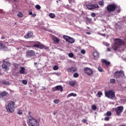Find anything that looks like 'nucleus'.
Returning <instances> with one entry per match:
<instances>
[{
  "mask_svg": "<svg viewBox=\"0 0 126 126\" xmlns=\"http://www.w3.org/2000/svg\"><path fill=\"white\" fill-rule=\"evenodd\" d=\"M121 45H125V41L120 38H115L114 39V45L113 47V50L117 51Z\"/></svg>",
  "mask_w": 126,
  "mask_h": 126,
  "instance_id": "nucleus-1",
  "label": "nucleus"
},
{
  "mask_svg": "<svg viewBox=\"0 0 126 126\" xmlns=\"http://www.w3.org/2000/svg\"><path fill=\"white\" fill-rule=\"evenodd\" d=\"M5 109L7 113H10V114L13 113L14 110H15V102L10 101L8 103L7 105L5 106Z\"/></svg>",
  "mask_w": 126,
  "mask_h": 126,
  "instance_id": "nucleus-2",
  "label": "nucleus"
},
{
  "mask_svg": "<svg viewBox=\"0 0 126 126\" xmlns=\"http://www.w3.org/2000/svg\"><path fill=\"white\" fill-rule=\"evenodd\" d=\"M28 125L29 126H40V123L38 122V121L36 119L32 117V116H30L29 117V120L27 121Z\"/></svg>",
  "mask_w": 126,
  "mask_h": 126,
  "instance_id": "nucleus-3",
  "label": "nucleus"
},
{
  "mask_svg": "<svg viewBox=\"0 0 126 126\" xmlns=\"http://www.w3.org/2000/svg\"><path fill=\"white\" fill-rule=\"evenodd\" d=\"M105 97L111 99L112 100H116V94L115 91L113 90H109L108 91H105L104 92Z\"/></svg>",
  "mask_w": 126,
  "mask_h": 126,
  "instance_id": "nucleus-4",
  "label": "nucleus"
},
{
  "mask_svg": "<svg viewBox=\"0 0 126 126\" xmlns=\"http://www.w3.org/2000/svg\"><path fill=\"white\" fill-rule=\"evenodd\" d=\"M117 6L115 4H111L107 5L106 7V10L108 11V12H114L115 10H116Z\"/></svg>",
  "mask_w": 126,
  "mask_h": 126,
  "instance_id": "nucleus-5",
  "label": "nucleus"
},
{
  "mask_svg": "<svg viewBox=\"0 0 126 126\" xmlns=\"http://www.w3.org/2000/svg\"><path fill=\"white\" fill-rule=\"evenodd\" d=\"M86 7L89 10H93V9H95V8H99V5L97 4H87L86 5Z\"/></svg>",
  "mask_w": 126,
  "mask_h": 126,
  "instance_id": "nucleus-6",
  "label": "nucleus"
},
{
  "mask_svg": "<svg viewBox=\"0 0 126 126\" xmlns=\"http://www.w3.org/2000/svg\"><path fill=\"white\" fill-rule=\"evenodd\" d=\"M63 38L70 44H73L75 42V40L72 37H70L67 35H63Z\"/></svg>",
  "mask_w": 126,
  "mask_h": 126,
  "instance_id": "nucleus-7",
  "label": "nucleus"
},
{
  "mask_svg": "<svg viewBox=\"0 0 126 126\" xmlns=\"http://www.w3.org/2000/svg\"><path fill=\"white\" fill-rule=\"evenodd\" d=\"M3 63L2 64V68L5 69V70L7 71L9 68L7 66H10L11 63L8 62L3 61Z\"/></svg>",
  "mask_w": 126,
  "mask_h": 126,
  "instance_id": "nucleus-8",
  "label": "nucleus"
},
{
  "mask_svg": "<svg viewBox=\"0 0 126 126\" xmlns=\"http://www.w3.org/2000/svg\"><path fill=\"white\" fill-rule=\"evenodd\" d=\"M123 111H124V107L123 106H118L115 108V112L116 113V115L117 116H120L121 114L123 113Z\"/></svg>",
  "mask_w": 126,
  "mask_h": 126,
  "instance_id": "nucleus-9",
  "label": "nucleus"
},
{
  "mask_svg": "<svg viewBox=\"0 0 126 126\" xmlns=\"http://www.w3.org/2000/svg\"><path fill=\"white\" fill-rule=\"evenodd\" d=\"M84 72L88 75H92L93 74V70L89 67H86L84 69Z\"/></svg>",
  "mask_w": 126,
  "mask_h": 126,
  "instance_id": "nucleus-10",
  "label": "nucleus"
},
{
  "mask_svg": "<svg viewBox=\"0 0 126 126\" xmlns=\"http://www.w3.org/2000/svg\"><path fill=\"white\" fill-rule=\"evenodd\" d=\"M35 56V51L33 50L27 51L26 52V56L27 58H32Z\"/></svg>",
  "mask_w": 126,
  "mask_h": 126,
  "instance_id": "nucleus-11",
  "label": "nucleus"
},
{
  "mask_svg": "<svg viewBox=\"0 0 126 126\" xmlns=\"http://www.w3.org/2000/svg\"><path fill=\"white\" fill-rule=\"evenodd\" d=\"M66 70L67 72H70V73H73L74 72L77 71V68L73 66H72L71 67L67 68Z\"/></svg>",
  "mask_w": 126,
  "mask_h": 126,
  "instance_id": "nucleus-12",
  "label": "nucleus"
},
{
  "mask_svg": "<svg viewBox=\"0 0 126 126\" xmlns=\"http://www.w3.org/2000/svg\"><path fill=\"white\" fill-rule=\"evenodd\" d=\"M125 75L124 71H120L115 72L114 73V76L119 78V77H123Z\"/></svg>",
  "mask_w": 126,
  "mask_h": 126,
  "instance_id": "nucleus-13",
  "label": "nucleus"
},
{
  "mask_svg": "<svg viewBox=\"0 0 126 126\" xmlns=\"http://www.w3.org/2000/svg\"><path fill=\"white\" fill-rule=\"evenodd\" d=\"M63 86L61 85L60 86H57L53 88V91L56 92V91H60V92H63Z\"/></svg>",
  "mask_w": 126,
  "mask_h": 126,
  "instance_id": "nucleus-14",
  "label": "nucleus"
},
{
  "mask_svg": "<svg viewBox=\"0 0 126 126\" xmlns=\"http://www.w3.org/2000/svg\"><path fill=\"white\" fill-rule=\"evenodd\" d=\"M0 49L5 52L7 51V47L3 44V41H0Z\"/></svg>",
  "mask_w": 126,
  "mask_h": 126,
  "instance_id": "nucleus-15",
  "label": "nucleus"
},
{
  "mask_svg": "<svg viewBox=\"0 0 126 126\" xmlns=\"http://www.w3.org/2000/svg\"><path fill=\"white\" fill-rule=\"evenodd\" d=\"M32 47H33V48H38V49H41L42 50L43 49H44L45 45H43L41 43L35 44L34 45H33L32 46Z\"/></svg>",
  "mask_w": 126,
  "mask_h": 126,
  "instance_id": "nucleus-16",
  "label": "nucleus"
},
{
  "mask_svg": "<svg viewBox=\"0 0 126 126\" xmlns=\"http://www.w3.org/2000/svg\"><path fill=\"white\" fill-rule=\"evenodd\" d=\"M32 37H33V32L31 31L28 32L27 34L24 35V38H25V39H30V38Z\"/></svg>",
  "mask_w": 126,
  "mask_h": 126,
  "instance_id": "nucleus-17",
  "label": "nucleus"
},
{
  "mask_svg": "<svg viewBox=\"0 0 126 126\" xmlns=\"http://www.w3.org/2000/svg\"><path fill=\"white\" fill-rule=\"evenodd\" d=\"M26 70V69H25V67H20V69H19V72L20 74H26L27 72L25 71Z\"/></svg>",
  "mask_w": 126,
  "mask_h": 126,
  "instance_id": "nucleus-18",
  "label": "nucleus"
},
{
  "mask_svg": "<svg viewBox=\"0 0 126 126\" xmlns=\"http://www.w3.org/2000/svg\"><path fill=\"white\" fill-rule=\"evenodd\" d=\"M93 55L95 60H97L99 58V52H98V51L94 52Z\"/></svg>",
  "mask_w": 126,
  "mask_h": 126,
  "instance_id": "nucleus-19",
  "label": "nucleus"
},
{
  "mask_svg": "<svg viewBox=\"0 0 126 126\" xmlns=\"http://www.w3.org/2000/svg\"><path fill=\"white\" fill-rule=\"evenodd\" d=\"M69 84L70 86H72V87H74L75 85H76V81H70L69 82Z\"/></svg>",
  "mask_w": 126,
  "mask_h": 126,
  "instance_id": "nucleus-20",
  "label": "nucleus"
},
{
  "mask_svg": "<svg viewBox=\"0 0 126 126\" xmlns=\"http://www.w3.org/2000/svg\"><path fill=\"white\" fill-rule=\"evenodd\" d=\"M8 94V93H7L5 91H3L0 93V96L2 98V97H4V96H7Z\"/></svg>",
  "mask_w": 126,
  "mask_h": 126,
  "instance_id": "nucleus-21",
  "label": "nucleus"
},
{
  "mask_svg": "<svg viewBox=\"0 0 126 126\" xmlns=\"http://www.w3.org/2000/svg\"><path fill=\"white\" fill-rule=\"evenodd\" d=\"M53 41L54 44H59L60 43V39L58 38L57 37L53 38Z\"/></svg>",
  "mask_w": 126,
  "mask_h": 126,
  "instance_id": "nucleus-22",
  "label": "nucleus"
},
{
  "mask_svg": "<svg viewBox=\"0 0 126 126\" xmlns=\"http://www.w3.org/2000/svg\"><path fill=\"white\" fill-rule=\"evenodd\" d=\"M102 95H103V93H102V92L101 91H98L97 92V94H96V96L97 97H98V98H101V96H102Z\"/></svg>",
  "mask_w": 126,
  "mask_h": 126,
  "instance_id": "nucleus-23",
  "label": "nucleus"
},
{
  "mask_svg": "<svg viewBox=\"0 0 126 126\" xmlns=\"http://www.w3.org/2000/svg\"><path fill=\"white\" fill-rule=\"evenodd\" d=\"M72 96H73V97H76V96H77V94L74 93H71L68 94V97H71Z\"/></svg>",
  "mask_w": 126,
  "mask_h": 126,
  "instance_id": "nucleus-24",
  "label": "nucleus"
},
{
  "mask_svg": "<svg viewBox=\"0 0 126 126\" xmlns=\"http://www.w3.org/2000/svg\"><path fill=\"white\" fill-rule=\"evenodd\" d=\"M17 16L18 17H20L21 18L23 17V14L22 13V12L19 11L18 12V13L17 14Z\"/></svg>",
  "mask_w": 126,
  "mask_h": 126,
  "instance_id": "nucleus-25",
  "label": "nucleus"
},
{
  "mask_svg": "<svg viewBox=\"0 0 126 126\" xmlns=\"http://www.w3.org/2000/svg\"><path fill=\"white\" fill-rule=\"evenodd\" d=\"M49 16L50 18H55V17H56V15L54 13H50Z\"/></svg>",
  "mask_w": 126,
  "mask_h": 126,
  "instance_id": "nucleus-26",
  "label": "nucleus"
},
{
  "mask_svg": "<svg viewBox=\"0 0 126 126\" xmlns=\"http://www.w3.org/2000/svg\"><path fill=\"white\" fill-rule=\"evenodd\" d=\"M60 102L61 101L59 99H56L54 100V103L55 104H59V103H60Z\"/></svg>",
  "mask_w": 126,
  "mask_h": 126,
  "instance_id": "nucleus-27",
  "label": "nucleus"
},
{
  "mask_svg": "<svg viewBox=\"0 0 126 126\" xmlns=\"http://www.w3.org/2000/svg\"><path fill=\"white\" fill-rule=\"evenodd\" d=\"M110 83L111 84L116 83V80L115 79H110Z\"/></svg>",
  "mask_w": 126,
  "mask_h": 126,
  "instance_id": "nucleus-28",
  "label": "nucleus"
},
{
  "mask_svg": "<svg viewBox=\"0 0 126 126\" xmlns=\"http://www.w3.org/2000/svg\"><path fill=\"white\" fill-rule=\"evenodd\" d=\"M105 115L110 117V116H112V112L111 111H108L105 114Z\"/></svg>",
  "mask_w": 126,
  "mask_h": 126,
  "instance_id": "nucleus-29",
  "label": "nucleus"
},
{
  "mask_svg": "<svg viewBox=\"0 0 126 126\" xmlns=\"http://www.w3.org/2000/svg\"><path fill=\"white\" fill-rule=\"evenodd\" d=\"M13 66H14L15 68H18L19 66V64L16 63H14L13 64Z\"/></svg>",
  "mask_w": 126,
  "mask_h": 126,
  "instance_id": "nucleus-30",
  "label": "nucleus"
},
{
  "mask_svg": "<svg viewBox=\"0 0 126 126\" xmlns=\"http://www.w3.org/2000/svg\"><path fill=\"white\" fill-rule=\"evenodd\" d=\"M17 114H18V115H22L23 114V111L21 110H18Z\"/></svg>",
  "mask_w": 126,
  "mask_h": 126,
  "instance_id": "nucleus-31",
  "label": "nucleus"
},
{
  "mask_svg": "<svg viewBox=\"0 0 126 126\" xmlns=\"http://www.w3.org/2000/svg\"><path fill=\"white\" fill-rule=\"evenodd\" d=\"M96 109H97V106L95 105H93L92 106V109L94 111L96 110Z\"/></svg>",
  "mask_w": 126,
  "mask_h": 126,
  "instance_id": "nucleus-32",
  "label": "nucleus"
},
{
  "mask_svg": "<svg viewBox=\"0 0 126 126\" xmlns=\"http://www.w3.org/2000/svg\"><path fill=\"white\" fill-rule=\"evenodd\" d=\"M98 4H99V5H101L102 6H103L104 4H105V3L104 2V1L102 0L99 1L98 2Z\"/></svg>",
  "mask_w": 126,
  "mask_h": 126,
  "instance_id": "nucleus-33",
  "label": "nucleus"
},
{
  "mask_svg": "<svg viewBox=\"0 0 126 126\" xmlns=\"http://www.w3.org/2000/svg\"><path fill=\"white\" fill-rule=\"evenodd\" d=\"M35 8H36L38 10H40L41 9V6L39 4H37L35 5Z\"/></svg>",
  "mask_w": 126,
  "mask_h": 126,
  "instance_id": "nucleus-34",
  "label": "nucleus"
},
{
  "mask_svg": "<svg viewBox=\"0 0 126 126\" xmlns=\"http://www.w3.org/2000/svg\"><path fill=\"white\" fill-rule=\"evenodd\" d=\"M22 83L23 84H24V85H27V81L26 80H23L22 81Z\"/></svg>",
  "mask_w": 126,
  "mask_h": 126,
  "instance_id": "nucleus-35",
  "label": "nucleus"
},
{
  "mask_svg": "<svg viewBox=\"0 0 126 126\" xmlns=\"http://www.w3.org/2000/svg\"><path fill=\"white\" fill-rule=\"evenodd\" d=\"M53 68V70H58L59 69V66L58 65H54Z\"/></svg>",
  "mask_w": 126,
  "mask_h": 126,
  "instance_id": "nucleus-36",
  "label": "nucleus"
},
{
  "mask_svg": "<svg viewBox=\"0 0 126 126\" xmlns=\"http://www.w3.org/2000/svg\"><path fill=\"white\" fill-rule=\"evenodd\" d=\"M2 84H4V85H7L9 84V83H8V82L6 81H2Z\"/></svg>",
  "mask_w": 126,
  "mask_h": 126,
  "instance_id": "nucleus-37",
  "label": "nucleus"
},
{
  "mask_svg": "<svg viewBox=\"0 0 126 126\" xmlns=\"http://www.w3.org/2000/svg\"><path fill=\"white\" fill-rule=\"evenodd\" d=\"M79 75H78V74L77 73H74L73 74V77H74L75 78H77V77H78Z\"/></svg>",
  "mask_w": 126,
  "mask_h": 126,
  "instance_id": "nucleus-38",
  "label": "nucleus"
},
{
  "mask_svg": "<svg viewBox=\"0 0 126 126\" xmlns=\"http://www.w3.org/2000/svg\"><path fill=\"white\" fill-rule=\"evenodd\" d=\"M97 69H98V71H99V72H103V68H102V67H98L97 68Z\"/></svg>",
  "mask_w": 126,
  "mask_h": 126,
  "instance_id": "nucleus-39",
  "label": "nucleus"
},
{
  "mask_svg": "<svg viewBox=\"0 0 126 126\" xmlns=\"http://www.w3.org/2000/svg\"><path fill=\"white\" fill-rule=\"evenodd\" d=\"M68 2L69 3H75V0H68Z\"/></svg>",
  "mask_w": 126,
  "mask_h": 126,
  "instance_id": "nucleus-40",
  "label": "nucleus"
},
{
  "mask_svg": "<svg viewBox=\"0 0 126 126\" xmlns=\"http://www.w3.org/2000/svg\"><path fill=\"white\" fill-rule=\"evenodd\" d=\"M73 56H74V55L72 53H70L68 54V57L69 58H73Z\"/></svg>",
  "mask_w": 126,
  "mask_h": 126,
  "instance_id": "nucleus-41",
  "label": "nucleus"
},
{
  "mask_svg": "<svg viewBox=\"0 0 126 126\" xmlns=\"http://www.w3.org/2000/svg\"><path fill=\"white\" fill-rule=\"evenodd\" d=\"M86 20L87 21H88V22H89V23H90V22H91L92 19H90V18H89L88 17H87L86 19Z\"/></svg>",
  "mask_w": 126,
  "mask_h": 126,
  "instance_id": "nucleus-42",
  "label": "nucleus"
},
{
  "mask_svg": "<svg viewBox=\"0 0 126 126\" xmlns=\"http://www.w3.org/2000/svg\"><path fill=\"white\" fill-rule=\"evenodd\" d=\"M104 121H110V118H109V117H105L104 118Z\"/></svg>",
  "mask_w": 126,
  "mask_h": 126,
  "instance_id": "nucleus-43",
  "label": "nucleus"
},
{
  "mask_svg": "<svg viewBox=\"0 0 126 126\" xmlns=\"http://www.w3.org/2000/svg\"><path fill=\"white\" fill-rule=\"evenodd\" d=\"M92 17H95L96 16V14L95 13H92L91 14Z\"/></svg>",
  "mask_w": 126,
  "mask_h": 126,
  "instance_id": "nucleus-44",
  "label": "nucleus"
},
{
  "mask_svg": "<svg viewBox=\"0 0 126 126\" xmlns=\"http://www.w3.org/2000/svg\"><path fill=\"white\" fill-rule=\"evenodd\" d=\"M81 53L83 55H84L86 53V51L82 49V50H81Z\"/></svg>",
  "mask_w": 126,
  "mask_h": 126,
  "instance_id": "nucleus-45",
  "label": "nucleus"
},
{
  "mask_svg": "<svg viewBox=\"0 0 126 126\" xmlns=\"http://www.w3.org/2000/svg\"><path fill=\"white\" fill-rule=\"evenodd\" d=\"M82 122L84 124H86L87 123V120L84 119L82 120Z\"/></svg>",
  "mask_w": 126,
  "mask_h": 126,
  "instance_id": "nucleus-46",
  "label": "nucleus"
},
{
  "mask_svg": "<svg viewBox=\"0 0 126 126\" xmlns=\"http://www.w3.org/2000/svg\"><path fill=\"white\" fill-rule=\"evenodd\" d=\"M110 63H111L110 62H108V61H106V62H105L106 65H110Z\"/></svg>",
  "mask_w": 126,
  "mask_h": 126,
  "instance_id": "nucleus-47",
  "label": "nucleus"
},
{
  "mask_svg": "<svg viewBox=\"0 0 126 126\" xmlns=\"http://www.w3.org/2000/svg\"><path fill=\"white\" fill-rule=\"evenodd\" d=\"M106 62H107V61L105 60H102V63H106Z\"/></svg>",
  "mask_w": 126,
  "mask_h": 126,
  "instance_id": "nucleus-48",
  "label": "nucleus"
},
{
  "mask_svg": "<svg viewBox=\"0 0 126 126\" xmlns=\"http://www.w3.org/2000/svg\"><path fill=\"white\" fill-rule=\"evenodd\" d=\"M106 51L107 52H111V49H110V48H107Z\"/></svg>",
  "mask_w": 126,
  "mask_h": 126,
  "instance_id": "nucleus-49",
  "label": "nucleus"
},
{
  "mask_svg": "<svg viewBox=\"0 0 126 126\" xmlns=\"http://www.w3.org/2000/svg\"><path fill=\"white\" fill-rule=\"evenodd\" d=\"M86 34H87V35H91V32H86Z\"/></svg>",
  "mask_w": 126,
  "mask_h": 126,
  "instance_id": "nucleus-50",
  "label": "nucleus"
},
{
  "mask_svg": "<svg viewBox=\"0 0 126 126\" xmlns=\"http://www.w3.org/2000/svg\"><path fill=\"white\" fill-rule=\"evenodd\" d=\"M1 39L2 40H3L4 39H5V37H4V36H2L1 37Z\"/></svg>",
  "mask_w": 126,
  "mask_h": 126,
  "instance_id": "nucleus-51",
  "label": "nucleus"
},
{
  "mask_svg": "<svg viewBox=\"0 0 126 126\" xmlns=\"http://www.w3.org/2000/svg\"><path fill=\"white\" fill-rule=\"evenodd\" d=\"M29 15H32V11L29 12Z\"/></svg>",
  "mask_w": 126,
  "mask_h": 126,
  "instance_id": "nucleus-52",
  "label": "nucleus"
},
{
  "mask_svg": "<svg viewBox=\"0 0 126 126\" xmlns=\"http://www.w3.org/2000/svg\"><path fill=\"white\" fill-rule=\"evenodd\" d=\"M32 17H35L36 14H32Z\"/></svg>",
  "mask_w": 126,
  "mask_h": 126,
  "instance_id": "nucleus-53",
  "label": "nucleus"
},
{
  "mask_svg": "<svg viewBox=\"0 0 126 126\" xmlns=\"http://www.w3.org/2000/svg\"><path fill=\"white\" fill-rule=\"evenodd\" d=\"M57 113V112H56V111L53 112V115H54V116H55V115H56Z\"/></svg>",
  "mask_w": 126,
  "mask_h": 126,
  "instance_id": "nucleus-54",
  "label": "nucleus"
},
{
  "mask_svg": "<svg viewBox=\"0 0 126 126\" xmlns=\"http://www.w3.org/2000/svg\"><path fill=\"white\" fill-rule=\"evenodd\" d=\"M45 89H46V87H42V90H45Z\"/></svg>",
  "mask_w": 126,
  "mask_h": 126,
  "instance_id": "nucleus-55",
  "label": "nucleus"
},
{
  "mask_svg": "<svg viewBox=\"0 0 126 126\" xmlns=\"http://www.w3.org/2000/svg\"><path fill=\"white\" fill-rule=\"evenodd\" d=\"M121 12V10L119 9L118 11H117V13H120Z\"/></svg>",
  "mask_w": 126,
  "mask_h": 126,
  "instance_id": "nucleus-56",
  "label": "nucleus"
},
{
  "mask_svg": "<svg viewBox=\"0 0 126 126\" xmlns=\"http://www.w3.org/2000/svg\"><path fill=\"white\" fill-rule=\"evenodd\" d=\"M29 115H30L29 117H30V116H31V115H31V112H30V111L29 112Z\"/></svg>",
  "mask_w": 126,
  "mask_h": 126,
  "instance_id": "nucleus-57",
  "label": "nucleus"
},
{
  "mask_svg": "<svg viewBox=\"0 0 126 126\" xmlns=\"http://www.w3.org/2000/svg\"><path fill=\"white\" fill-rule=\"evenodd\" d=\"M106 46H107V47H109V46H110V44H106Z\"/></svg>",
  "mask_w": 126,
  "mask_h": 126,
  "instance_id": "nucleus-58",
  "label": "nucleus"
},
{
  "mask_svg": "<svg viewBox=\"0 0 126 126\" xmlns=\"http://www.w3.org/2000/svg\"><path fill=\"white\" fill-rule=\"evenodd\" d=\"M36 64H37V63H34V65H36Z\"/></svg>",
  "mask_w": 126,
  "mask_h": 126,
  "instance_id": "nucleus-59",
  "label": "nucleus"
},
{
  "mask_svg": "<svg viewBox=\"0 0 126 126\" xmlns=\"http://www.w3.org/2000/svg\"><path fill=\"white\" fill-rule=\"evenodd\" d=\"M35 67H38V66L37 65H35Z\"/></svg>",
  "mask_w": 126,
  "mask_h": 126,
  "instance_id": "nucleus-60",
  "label": "nucleus"
},
{
  "mask_svg": "<svg viewBox=\"0 0 126 126\" xmlns=\"http://www.w3.org/2000/svg\"><path fill=\"white\" fill-rule=\"evenodd\" d=\"M14 0V1H17V0Z\"/></svg>",
  "mask_w": 126,
  "mask_h": 126,
  "instance_id": "nucleus-61",
  "label": "nucleus"
},
{
  "mask_svg": "<svg viewBox=\"0 0 126 126\" xmlns=\"http://www.w3.org/2000/svg\"><path fill=\"white\" fill-rule=\"evenodd\" d=\"M59 1H61V0H58Z\"/></svg>",
  "mask_w": 126,
  "mask_h": 126,
  "instance_id": "nucleus-62",
  "label": "nucleus"
},
{
  "mask_svg": "<svg viewBox=\"0 0 126 126\" xmlns=\"http://www.w3.org/2000/svg\"><path fill=\"white\" fill-rule=\"evenodd\" d=\"M57 3L59 2V1H57Z\"/></svg>",
  "mask_w": 126,
  "mask_h": 126,
  "instance_id": "nucleus-63",
  "label": "nucleus"
}]
</instances>
